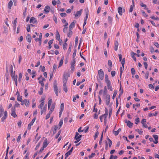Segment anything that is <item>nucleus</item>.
Masks as SVG:
<instances>
[{
	"instance_id": "9b49d317",
	"label": "nucleus",
	"mask_w": 159,
	"mask_h": 159,
	"mask_svg": "<svg viewBox=\"0 0 159 159\" xmlns=\"http://www.w3.org/2000/svg\"><path fill=\"white\" fill-rule=\"evenodd\" d=\"M73 147H72L69 151L66 153L65 154V156H66V157H68L69 155H71L73 150Z\"/></svg>"
},
{
	"instance_id": "f257e3e1",
	"label": "nucleus",
	"mask_w": 159,
	"mask_h": 159,
	"mask_svg": "<svg viewBox=\"0 0 159 159\" xmlns=\"http://www.w3.org/2000/svg\"><path fill=\"white\" fill-rule=\"evenodd\" d=\"M11 76L12 77V80L15 81L16 86L17 85V75H15V71L13 73L12 66L11 65L10 66Z\"/></svg>"
},
{
	"instance_id": "09e8293b",
	"label": "nucleus",
	"mask_w": 159,
	"mask_h": 159,
	"mask_svg": "<svg viewBox=\"0 0 159 159\" xmlns=\"http://www.w3.org/2000/svg\"><path fill=\"white\" fill-rule=\"evenodd\" d=\"M149 75V71H147V72H146L145 76V77L146 79H147L148 78Z\"/></svg>"
},
{
	"instance_id": "f03ea898",
	"label": "nucleus",
	"mask_w": 159,
	"mask_h": 159,
	"mask_svg": "<svg viewBox=\"0 0 159 159\" xmlns=\"http://www.w3.org/2000/svg\"><path fill=\"white\" fill-rule=\"evenodd\" d=\"M53 89L56 95L57 96L58 89L57 86V81L56 80H55L54 82Z\"/></svg>"
},
{
	"instance_id": "7ed1b4c3",
	"label": "nucleus",
	"mask_w": 159,
	"mask_h": 159,
	"mask_svg": "<svg viewBox=\"0 0 159 159\" xmlns=\"http://www.w3.org/2000/svg\"><path fill=\"white\" fill-rule=\"evenodd\" d=\"M98 76L101 80H102L104 77V72L101 69L98 71Z\"/></svg>"
},
{
	"instance_id": "680f3d73",
	"label": "nucleus",
	"mask_w": 159,
	"mask_h": 159,
	"mask_svg": "<svg viewBox=\"0 0 159 159\" xmlns=\"http://www.w3.org/2000/svg\"><path fill=\"white\" fill-rule=\"evenodd\" d=\"M53 20L56 24L58 22L57 20V18L55 16H53Z\"/></svg>"
},
{
	"instance_id": "13d9d810",
	"label": "nucleus",
	"mask_w": 159,
	"mask_h": 159,
	"mask_svg": "<svg viewBox=\"0 0 159 159\" xmlns=\"http://www.w3.org/2000/svg\"><path fill=\"white\" fill-rule=\"evenodd\" d=\"M95 155V153H92L91 154V155H90L89 156V159H91L93 157H94V156Z\"/></svg>"
},
{
	"instance_id": "5fc2aeb1",
	"label": "nucleus",
	"mask_w": 159,
	"mask_h": 159,
	"mask_svg": "<svg viewBox=\"0 0 159 159\" xmlns=\"http://www.w3.org/2000/svg\"><path fill=\"white\" fill-rule=\"evenodd\" d=\"M40 91H39V95H42L43 93V87H41L40 88Z\"/></svg>"
},
{
	"instance_id": "f704fd0d",
	"label": "nucleus",
	"mask_w": 159,
	"mask_h": 159,
	"mask_svg": "<svg viewBox=\"0 0 159 159\" xmlns=\"http://www.w3.org/2000/svg\"><path fill=\"white\" fill-rule=\"evenodd\" d=\"M108 65L110 66V67H112V62L111 60H108Z\"/></svg>"
},
{
	"instance_id": "bf43d9fd",
	"label": "nucleus",
	"mask_w": 159,
	"mask_h": 159,
	"mask_svg": "<svg viewBox=\"0 0 159 159\" xmlns=\"http://www.w3.org/2000/svg\"><path fill=\"white\" fill-rule=\"evenodd\" d=\"M141 12H142L143 15L145 17H148V15L147 14H146L144 11L143 10H141Z\"/></svg>"
},
{
	"instance_id": "2eb2a0df",
	"label": "nucleus",
	"mask_w": 159,
	"mask_h": 159,
	"mask_svg": "<svg viewBox=\"0 0 159 159\" xmlns=\"http://www.w3.org/2000/svg\"><path fill=\"white\" fill-rule=\"evenodd\" d=\"M26 39L27 42L29 43H30L31 41V35L30 34H28L26 36Z\"/></svg>"
},
{
	"instance_id": "6ab92c4d",
	"label": "nucleus",
	"mask_w": 159,
	"mask_h": 159,
	"mask_svg": "<svg viewBox=\"0 0 159 159\" xmlns=\"http://www.w3.org/2000/svg\"><path fill=\"white\" fill-rule=\"evenodd\" d=\"M82 9L80 10V11H77L76 13L75 14V17H77L78 16H81L82 13Z\"/></svg>"
},
{
	"instance_id": "c85d7f7f",
	"label": "nucleus",
	"mask_w": 159,
	"mask_h": 159,
	"mask_svg": "<svg viewBox=\"0 0 159 159\" xmlns=\"http://www.w3.org/2000/svg\"><path fill=\"white\" fill-rule=\"evenodd\" d=\"M17 100L18 101L20 102L22 100V96H20L19 93H18V94Z\"/></svg>"
},
{
	"instance_id": "a19ab883",
	"label": "nucleus",
	"mask_w": 159,
	"mask_h": 159,
	"mask_svg": "<svg viewBox=\"0 0 159 159\" xmlns=\"http://www.w3.org/2000/svg\"><path fill=\"white\" fill-rule=\"evenodd\" d=\"M44 104V101H43L41 102L39 106V108H40L41 109H42V107H43Z\"/></svg>"
},
{
	"instance_id": "3c124183",
	"label": "nucleus",
	"mask_w": 159,
	"mask_h": 159,
	"mask_svg": "<svg viewBox=\"0 0 159 159\" xmlns=\"http://www.w3.org/2000/svg\"><path fill=\"white\" fill-rule=\"evenodd\" d=\"M25 96L26 98H27L28 96V93L27 92V90L26 89L25 90Z\"/></svg>"
},
{
	"instance_id": "603ef678",
	"label": "nucleus",
	"mask_w": 159,
	"mask_h": 159,
	"mask_svg": "<svg viewBox=\"0 0 159 159\" xmlns=\"http://www.w3.org/2000/svg\"><path fill=\"white\" fill-rule=\"evenodd\" d=\"M76 49H75V50H74V52L72 55V57H73V59H75V57L76 56Z\"/></svg>"
},
{
	"instance_id": "ea45409f",
	"label": "nucleus",
	"mask_w": 159,
	"mask_h": 159,
	"mask_svg": "<svg viewBox=\"0 0 159 159\" xmlns=\"http://www.w3.org/2000/svg\"><path fill=\"white\" fill-rule=\"evenodd\" d=\"M121 64L123 68H124V65L125 62V59L124 58L121 60Z\"/></svg>"
},
{
	"instance_id": "e433bc0d",
	"label": "nucleus",
	"mask_w": 159,
	"mask_h": 159,
	"mask_svg": "<svg viewBox=\"0 0 159 159\" xmlns=\"http://www.w3.org/2000/svg\"><path fill=\"white\" fill-rule=\"evenodd\" d=\"M61 132V130H60L58 132L57 134L56 135L55 137V139H57L58 138V137L59 136V135L60 134Z\"/></svg>"
},
{
	"instance_id": "f3484780",
	"label": "nucleus",
	"mask_w": 159,
	"mask_h": 159,
	"mask_svg": "<svg viewBox=\"0 0 159 159\" xmlns=\"http://www.w3.org/2000/svg\"><path fill=\"white\" fill-rule=\"evenodd\" d=\"M48 144L47 139H45L43 142V147L44 148H45L48 146Z\"/></svg>"
},
{
	"instance_id": "37998d69",
	"label": "nucleus",
	"mask_w": 159,
	"mask_h": 159,
	"mask_svg": "<svg viewBox=\"0 0 159 159\" xmlns=\"http://www.w3.org/2000/svg\"><path fill=\"white\" fill-rule=\"evenodd\" d=\"M71 47H72V44L70 43L69 44V48L68 49L67 51V53L68 54L70 53V52L71 51Z\"/></svg>"
},
{
	"instance_id": "473e14b6",
	"label": "nucleus",
	"mask_w": 159,
	"mask_h": 159,
	"mask_svg": "<svg viewBox=\"0 0 159 159\" xmlns=\"http://www.w3.org/2000/svg\"><path fill=\"white\" fill-rule=\"evenodd\" d=\"M62 22L64 23L65 25H64V26H66L68 25V23L66 22V20L65 19H62L61 20Z\"/></svg>"
},
{
	"instance_id": "5701e85b",
	"label": "nucleus",
	"mask_w": 159,
	"mask_h": 159,
	"mask_svg": "<svg viewBox=\"0 0 159 159\" xmlns=\"http://www.w3.org/2000/svg\"><path fill=\"white\" fill-rule=\"evenodd\" d=\"M46 109H47V105H46L44 106V107L43 108H42V109H41V115H42L44 112H45L46 111Z\"/></svg>"
},
{
	"instance_id": "79ce46f5",
	"label": "nucleus",
	"mask_w": 159,
	"mask_h": 159,
	"mask_svg": "<svg viewBox=\"0 0 159 159\" xmlns=\"http://www.w3.org/2000/svg\"><path fill=\"white\" fill-rule=\"evenodd\" d=\"M75 59H73L71 61V66H75Z\"/></svg>"
},
{
	"instance_id": "c756f323",
	"label": "nucleus",
	"mask_w": 159,
	"mask_h": 159,
	"mask_svg": "<svg viewBox=\"0 0 159 159\" xmlns=\"http://www.w3.org/2000/svg\"><path fill=\"white\" fill-rule=\"evenodd\" d=\"M107 139L109 142L108 143V145H109V147L110 148L111 147V145L112 144V141L111 140L108 138V137H107Z\"/></svg>"
},
{
	"instance_id": "423d86ee",
	"label": "nucleus",
	"mask_w": 159,
	"mask_h": 159,
	"mask_svg": "<svg viewBox=\"0 0 159 159\" xmlns=\"http://www.w3.org/2000/svg\"><path fill=\"white\" fill-rule=\"evenodd\" d=\"M58 128V126L57 125H55L53 127H52L50 132H51L52 131H53V133L52 135H54L57 132Z\"/></svg>"
},
{
	"instance_id": "a211bd4d",
	"label": "nucleus",
	"mask_w": 159,
	"mask_h": 159,
	"mask_svg": "<svg viewBox=\"0 0 159 159\" xmlns=\"http://www.w3.org/2000/svg\"><path fill=\"white\" fill-rule=\"evenodd\" d=\"M50 8L48 6H46L44 8V11L45 12L48 13L49 12Z\"/></svg>"
},
{
	"instance_id": "72a5a7b5",
	"label": "nucleus",
	"mask_w": 159,
	"mask_h": 159,
	"mask_svg": "<svg viewBox=\"0 0 159 159\" xmlns=\"http://www.w3.org/2000/svg\"><path fill=\"white\" fill-rule=\"evenodd\" d=\"M140 5L141 7H144V9H145V10L148 9V8L146 7H147L146 5L145 4H144L143 2H141V3H140Z\"/></svg>"
},
{
	"instance_id": "052dcab7",
	"label": "nucleus",
	"mask_w": 159,
	"mask_h": 159,
	"mask_svg": "<svg viewBox=\"0 0 159 159\" xmlns=\"http://www.w3.org/2000/svg\"><path fill=\"white\" fill-rule=\"evenodd\" d=\"M11 115L12 116H13L14 118H15L16 116H17V115L16 114V112H11Z\"/></svg>"
},
{
	"instance_id": "0eeeda50",
	"label": "nucleus",
	"mask_w": 159,
	"mask_h": 159,
	"mask_svg": "<svg viewBox=\"0 0 159 159\" xmlns=\"http://www.w3.org/2000/svg\"><path fill=\"white\" fill-rule=\"evenodd\" d=\"M125 122L127 123V126L130 128H131L133 125V123L129 120H127L126 119L125 120Z\"/></svg>"
},
{
	"instance_id": "864d4df0",
	"label": "nucleus",
	"mask_w": 159,
	"mask_h": 159,
	"mask_svg": "<svg viewBox=\"0 0 159 159\" xmlns=\"http://www.w3.org/2000/svg\"><path fill=\"white\" fill-rule=\"evenodd\" d=\"M107 116H104V124L105 125H106L107 124Z\"/></svg>"
},
{
	"instance_id": "a878e982",
	"label": "nucleus",
	"mask_w": 159,
	"mask_h": 159,
	"mask_svg": "<svg viewBox=\"0 0 159 159\" xmlns=\"http://www.w3.org/2000/svg\"><path fill=\"white\" fill-rule=\"evenodd\" d=\"M73 34V32L72 31V30H70L69 29V32L67 34V36L69 37L70 38Z\"/></svg>"
},
{
	"instance_id": "f8f14e48",
	"label": "nucleus",
	"mask_w": 159,
	"mask_h": 159,
	"mask_svg": "<svg viewBox=\"0 0 159 159\" xmlns=\"http://www.w3.org/2000/svg\"><path fill=\"white\" fill-rule=\"evenodd\" d=\"M7 116V111H5L4 112V116L1 118V121L2 122H3L4 120L5 119H6Z\"/></svg>"
},
{
	"instance_id": "39448f33",
	"label": "nucleus",
	"mask_w": 159,
	"mask_h": 159,
	"mask_svg": "<svg viewBox=\"0 0 159 159\" xmlns=\"http://www.w3.org/2000/svg\"><path fill=\"white\" fill-rule=\"evenodd\" d=\"M36 116H35V117L33 119L31 122H30L28 125V129L30 130L31 128V126L33 125V123L36 120Z\"/></svg>"
},
{
	"instance_id": "69168bd1",
	"label": "nucleus",
	"mask_w": 159,
	"mask_h": 159,
	"mask_svg": "<svg viewBox=\"0 0 159 159\" xmlns=\"http://www.w3.org/2000/svg\"><path fill=\"white\" fill-rule=\"evenodd\" d=\"M39 83L41 84V86L42 87L44 86V83L43 82H42V81H41V80H39Z\"/></svg>"
},
{
	"instance_id": "4468645a",
	"label": "nucleus",
	"mask_w": 159,
	"mask_h": 159,
	"mask_svg": "<svg viewBox=\"0 0 159 159\" xmlns=\"http://www.w3.org/2000/svg\"><path fill=\"white\" fill-rule=\"evenodd\" d=\"M107 89H109L110 91H112L113 90V89L111 85V82H109L107 83Z\"/></svg>"
},
{
	"instance_id": "0e129e2a",
	"label": "nucleus",
	"mask_w": 159,
	"mask_h": 159,
	"mask_svg": "<svg viewBox=\"0 0 159 159\" xmlns=\"http://www.w3.org/2000/svg\"><path fill=\"white\" fill-rule=\"evenodd\" d=\"M29 153H27L25 157V159H29Z\"/></svg>"
},
{
	"instance_id": "aec40b11",
	"label": "nucleus",
	"mask_w": 159,
	"mask_h": 159,
	"mask_svg": "<svg viewBox=\"0 0 159 159\" xmlns=\"http://www.w3.org/2000/svg\"><path fill=\"white\" fill-rule=\"evenodd\" d=\"M105 82L106 83L109 82H111L109 80L108 76V75H107V74H106L105 75Z\"/></svg>"
},
{
	"instance_id": "393cba45",
	"label": "nucleus",
	"mask_w": 159,
	"mask_h": 159,
	"mask_svg": "<svg viewBox=\"0 0 159 159\" xmlns=\"http://www.w3.org/2000/svg\"><path fill=\"white\" fill-rule=\"evenodd\" d=\"M137 55V54L135 53L134 52H131V57L134 60L136 61V58L135 57L134 55Z\"/></svg>"
},
{
	"instance_id": "a18cd8bd",
	"label": "nucleus",
	"mask_w": 159,
	"mask_h": 159,
	"mask_svg": "<svg viewBox=\"0 0 159 159\" xmlns=\"http://www.w3.org/2000/svg\"><path fill=\"white\" fill-rule=\"evenodd\" d=\"M135 124H138V123L140 121L139 118V117L136 118L135 119Z\"/></svg>"
},
{
	"instance_id": "774afa93",
	"label": "nucleus",
	"mask_w": 159,
	"mask_h": 159,
	"mask_svg": "<svg viewBox=\"0 0 159 159\" xmlns=\"http://www.w3.org/2000/svg\"><path fill=\"white\" fill-rule=\"evenodd\" d=\"M55 53V52L53 50H51L48 52V54L53 55Z\"/></svg>"
},
{
	"instance_id": "1a4fd4ad",
	"label": "nucleus",
	"mask_w": 159,
	"mask_h": 159,
	"mask_svg": "<svg viewBox=\"0 0 159 159\" xmlns=\"http://www.w3.org/2000/svg\"><path fill=\"white\" fill-rule=\"evenodd\" d=\"M76 23V21L74 20L72 23H71L69 26V29L72 30L75 26V24Z\"/></svg>"
},
{
	"instance_id": "2f4dec72",
	"label": "nucleus",
	"mask_w": 159,
	"mask_h": 159,
	"mask_svg": "<svg viewBox=\"0 0 159 159\" xmlns=\"http://www.w3.org/2000/svg\"><path fill=\"white\" fill-rule=\"evenodd\" d=\"M121 129L119 128L117 131H115L114 132V134H115V136H116L118 134L119 132L121 131Z\"/></svg>"
},
{
	"instance_id": "e2e57ef3",
	"label": "nucleus",
	"mask_w": 159,
	"mask_h": 159,
	"mask_svg": "<svg viewBox=\"0 0 159 159\" xmlns=\"http://www.w3.org/2000/svg\"><path fill=\"white\" fill-rule=\"evenodd\" d=\"M110 100L108 98L106 100V104L107 105H108L110 103Z\"/></svg>"
},
{
	"instance_id": "412c9836",
	"label": "nucleus",
	"mask_w": 159,
	"mask_h": 159,
	"mask_svg": "<svg viewBox=\"0 0 159 159\" xmlns=\"http://www.w3.org/2000/svg\"><path fill=\"white\" fill-rule=\"evenodd\" d=\"M108 21L109 24L111 25L112 24V18L110 16H108Z\"/></svg>"
},
{
	"instance_id": "dca6fc26",
	"label": "nucleus",
	"mask_w": 159,
	"mask_h": 159,
	"mask_svg": "<svg viewBox=\"0 0 159 159\" xmlns=\"http://www.w3.org/2000/svg\"><path fill=\"white\" fill-rule=\"evenodd\" d=\"M119 45L118 42L116 41L115 42L114 45V49L115 50L117 51L118 49V47Z\"/></svg>"
},
{
	"instance_id": "6e6552de",
	"label": "nucleus",
	"mask_w": 159,
	"mask_h": 159,
	"mask_svg": "<svg viewBox=\"0 0 159 159\" xmlns=\"http://www.w3.org/2000/svg\"><path fill=\"white\" fill-rule=\"evenodd\" d=\"M30 23H37V20L34 17H32L30 20Z\"/></svg>"
},
{
	"instance_id": "49530a36",
	"label": "nucleus",
	"mask_w": 159,
	"mask_h": 159,
	"mask_svg": "<svg viewBox=\"0 0 159 159\" xmlns=\"http://www.w3.org/2000/svg\"><path fill=\"white\" fill-rule=\"evenodd\" d=\"M135 70L134 68L131 69V74L132 75H134L135 74Z\"/></svg>"
},
{
	"instance_id": "4d7b16f0",
	"label": "nucleus",
	"mask_w": 159,
	"mask_h": 159,
	"mask_svg": "<svg viewBox=\"0 0 159 159\" xmlns=\"http://www.w3.org/2000/svg\"><path fill=\"white\" fill-rule=\"evenodd\" d=\"M112 108H110L109 110V118H110V117H111V114H112Z\"/></svg>"
},
{
	"instance_id": "20e7f679",
	"label": "nucleus",
	"mask_w": 159,
	"mask_h": 159,
	"mask_svg": "<svg viewBox=\"0 0 159 159\" xmlns=\"http://www.w3.org/2000/svg\"><path fill=\"white\" fill-rule=\"evenodd\" d=\"M118 11L119 14L121 16L122 15V13L124 12L125 11V9L124 8H122L120 7H119L118 8Z\"/></svg>"
},
{
	"instance_id": "58836bf2",
	"label": "nucleus",
	"mask_w": 159,
	"mask_h": 159,
	"mask_svg": "<svg viewBox=\"0 0 159 159\" xmlns=\"http://www.w3.org/2000/svg\"><path fill=\"white\" fill-rule=\"evenodd\" d=\"M78 36H76L75 38V46H76L78 44Z\"/></svg>"
},
{
	"instance_id": "8fccbe9b",
	"label": "nucleus",
	"mask_w": 159,
	"mask_h": 159,
	"mask_svg": "<svg viewBox=\"0 0 159 159\" xmlns=\"http://www.w3.org/2000/svg\"><path fill=\"white\" fill-rule=\"evenodd\" d=\"M98 134H99V132H98V131H97V132H96L95 134V135L94 136V139L95 140L97 138V137H98Z\"/></svg>"
},
{
	"instance_id": "b1692460",
	"label": "nucleus",
	"mask_w": 159,
	"mask_h": 159,
	"mask_svg": "<svg viewBox=\"0 0 159 159\" xmlns=\"http://www.w3.org/2000/svg\"><path fill=\"white\" fill-rule=\"evenodd\" d=\"M56 39L57 40H59L60 39V35L57 30L56 31Z\"/></svg>"
},
{
	"instance_id": "ddd939ff",
	"label": "nucleus",
	"mask_w": 159,
	"mask_h": 159,
	"mask_svg": "<svg viewBox=\"0 0 159 159\" xmlns=\"http://www.w3.org/2000/svg\"><path fill=\"white\" fill-rule=\"evenodd\" d=\"M4 110L2 105H0V118L4 113Z\"/></svg>"
},
{
	"instance_id": "cd10ccee",
	"label": "nucleus",
	"mask_w": 159,
	"mask_h": 159,
	"mask_svg": "<svg viewBox=\"0 0 159 159\" xmlns=\"http://www.w3.org/2000/svg\"><path fill=\"white\" fill-rule=\"evenodd\" d=\"M158 113L157 111H155L154 114L150 113L149 114L148 116L150 117H152L153 116H156L157 115Z\"/></svg>"
},
{
	"instance_id": "338daca9",
	"label": "nucleus",
	"mask_w": 159,
	"mask_h": 159,
	"mask_svg": "<svg viewBox=\"0 0 159 159\" xmlns=\"http://www.w3.org/2000/svg\"><path fill=\"white\" fill-rule=\"evenodd\" d=\"M116 74V71L114 70L112 71L111 72V75L112 77L115 76Z\"/></svg>"
},
{
	"instance_id": "7c9ffc66",
	"label": "nucleus",
	"mask_w": 159,
	"mask_h": 159,
	"mask_svg": "<svg viewBox=\"0 0 159 159\" xmlns=\"http://www.w3.org/2000/svg\"><path fill=\"white\" fill-rule=\"evenodd\" d=\"M107 87L106 86H105L104 87V89H103V95H107Z\"/></svg>"
},
{
	"instance_id": "de8ad7c7",
	"label": "nucleus",
	"mask_w": 159,
	"mask_h": 159,
	"mask_svg": "<svg viewBox=\"0 0 159 159\" xmlns=\"http://www.w3.org/2000/svg\"><path fill=\"white\" fill-rule=\"evenodd\" d=\"M151 18L155 20H159V18L158 17H155L154 16H151Z\"/></svg>"
},
{
	"instance_id": "4c0bfd02",
	"label": "nucleus",
	"mask_w": 159,
	"mask_h": 159,
	"mask_svg": "<svg viewBox=\"0 0 159 159\" xmlns=\"http://www.w3.org/2000/svg\"><path fill=\"white\" fill-rule=\"evenodd\" d=\"M105 114H103V116H108V110L106 107L105 108Z\"/></svg>"
},
{
	"instance_id": "4be33fe9",
	"label": "nucleus",
	"mask_w": 159,
	"mask_h": 159,
	"mask_svg": "<svg viewBox=\"0 0 159 159\" xmlns=\"http://www.w3.org/2000/svg\"><path fill=\"white\" fill-rule=\"evenodd\" d=\"M13 5V2L11 0L10 1L8 4V7L9 9H11V7Z\"/></svg>"
},
{
	"instance_id": "6e6d98bb",
	"label": "nucleus",
	"mask_w": 159,
	"mask_h": 159,
	"mask_svg": "<svg viewBox=\"0 0 159 159\" xmlns=\"http://www.w3.org/2000/svg\"><path fill=\"white\" fill-rule=\"evenodd\" d=\"M89 128V127L88 126H86L84 129V131L85 133L87 132L88 131Z\"/></svg>"
},
{
	"instance_id": "bb28decb",
	"label": "nucleus",
	"mask_w": 159,
	"mask_h": 159,
	"mask_svg": "<svg viewBox=\"0 0 159 159\" xmlns=\"http://www.w3.org/2000/svg\"><path fill=\"white\" fill-rule=\"evenodd\" d=\"M89 16V11L88 10L86 12V16L84 19V21H86Z\"/></svg>"
},
{
	"instance_id": "c03bdc74",
	"label": "nucleus",
	"mask_w": 159,
	"mask_h": 159,
	"mask_svg": "<svg viewBox=\"0 0 159 159\" xmlns=\"http://www.w3.org/2000/svg\"><path fill=\"white\" fill-rule=\"evenodd\" d=\"M67 45V44L66 43H64L63 44V48L64 50H65L67 49L66 46Z\"/></svg>"
},
{
	"instance_id": "c9c22d12",
	"label": "nucleus",
	"mask_w": 159,
	"mask_h": 159,
	"mask_svg": "<svg viewBox=\"0 0 159 159\" xmlns=\"http://www.w3.org/2000/svg\"><path fill=\"white\" fill-rule=\"evenodd\" d=\"M63 124V120H61L60 121V122L59 123L58 126H59V129H60L62 125Z\"/></svg>"
},
{
	"instance_id": "9d476101",
	"label": "nucleus",
	"mask_w": 159,
	"mask_h": 159,
	"mask_svg": "<svg viewBox=\"0 0 159 159\" xmlns=\"http://www.w3.org/2000/svg\"><path fill=\"white\" fill-rule=\"evenodd\" d=\"M67 75V73L66 72L64 73L63 78V82H67L68 80V76Z\"/></svg>"
}]
</instances>
